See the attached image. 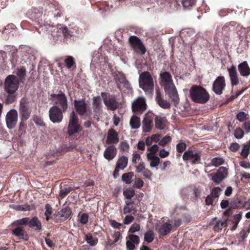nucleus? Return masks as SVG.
Masks as SVG:
<instances>
[{
  "label": "nucleus",
  "mask_w": 250,
  "mask_h": 250,
  "mask_svg": "<svg viewBox=\"0 0 250 250\" xmlns=\"http://www.w3.org/2000/svg\"><path fill=\"white\" fill-rule=\"evenodd\" d=\"M160 78L161 85L164 87L166 94L175 104H177L179 97L171 74L167 72H164L160 74Z\"/></svg>",
  "instance_id": "f257e3e1"
},
{
  "label": "nucleus",
  "mask_w": 250,
  "mask_h": 250,
  "mask_svg": "<svg viewBox=\"0 0 250 250\" xmlns=\"http://www.w3.org/2000/svg\"><path fill=\"white\" fill-rule=\"evenodd\" d=\"M192 100L196 103L205 104L209 99V96L205 89L200 86L193 85L189 90Z\"/></svg>",
  "instance_id": "f03ea898"
},
{
  "label": "nucleus",
  "mask_w": 250,
  "mask_h": 250,
  "mask_svg": "<svg viewBox=\"0 0 250 250\" xmlns=\"http://www.w3.org/2000/svg\"><path fill=\"white\" fill-rule=\"evenodd\" d=\"M139 86L145 91L146 94L151 96L153 93L154 83L153 79L148 72L142 73L139 78Z\"/></svg>",
  "instance_id": "7ed1b4c3"
},
{
  "label": "nucleus",
  "mask_w": 250,
  "mask_h": 250,
  "mask_svg": "<svg viewBox=\"0 0 250 250\" xmlns=\"http://www.w3.org/2000/svg\"><path fill=\"white\" fill-rule=\"evenodd\" d=\"M19 86V81L16 76L10 75L8 76L4 82V88L8 93H14Z\"/></svg>",
  "instance_id": "20e7f679"
},
{
  "label": "nucleus",
  "mask_w": 250,
  "mask_h": 250,
  "mask_svg": "<svg viewBox=\"0 0 250 250\" xmlns=\"http://www.w3.org/2000/svg\"><path fill=\"white\" fill-rule=\"evenodd\" d=\"M79 119L74 111H72L70 115L69 122L68 127V133L72 135L74 133H78L81 130V127L78 124Z\"/></svg>",
  "instance_id": "39448f33"
},
{
  "label": "nucleus",
  "mask_w": 250,
  "mask_h": 250,
  "mask_svg": "<svg viewBox=\"0 0 250 250\" xmlns=\"http://www.w3.org/2000/svg\"><path fill=\"white\" fill-rule=\"evenodd\" d=\"M52 102L56 104H59L65 111L67 108V100L63 92L60 91L58 94H52L50 95Z\"/></svg>",
  "instance_id": "423d86ee"
},
{
  "label": "nucleus",
  "mask_w": 250,
  "mask_h": 250,
  "mask_svg": "<svg viewBox=\"0 0 250 250\" xmlns=\"http://www.w3.org/2000/svg\"><path fill=\"white\" fill-rule=\"evenodd\" d=\"M228 168L225 167H220L214 174H210L208 177H211L212 181L216 184H220L228 176Z\"/></svg>",
  "instance_id": "0eeeda50"
},
{
  "label": "nucleus",
  "mask_w": 250,
  "mask_h": 250,
  "mask_svg": "<svg viewBox=\"0 0 250 250\" xmlns=\"http://www.w3.org/2000/svg\"><path fill=\"white\" fill-rule=\"evenodd\" d=\"M129 42L136 52L142 55L146 53V47L138 38L134 36H131L129 38Z\"/></svg>",
  "instance_id": "6e6552de"
},
{
  "label": "nucleus",
  "mask_w": 250,
  "mask_h": 250,
  "mask_svg": "<svg viewBox=\"0 0 250 250\" xmlns=\"http://www.w3.org/2000/svg\"><path fill=\"white\" fill-rule=\"evenodd\" d=\"M154 115L152 112H148L145 114L142 121V130L144 132H149L153 127Z\"/></svg>",
  "instance_id": "1a4fd4ad"
},
{
  "label": "nucleus",
  "mask_w": 250,
  "mask_h": 250,
  "mask_svg": "<svg viewBox=\"0 0 250 250\" xmlns=\"http://www.w3.org/2000/svg\"><path fill=\"white\" fill-rule=\"evenodd\" d=\"M38 30L40 33L46 31L54 38L61 36V26H54L50 24H44L40 25Z\"/></svg>",
  "instance_id": "9d476101"
},
{
  "label": "nucleus",
  "mask_w": 250,
  "mask_h": 250,
  "mask_svg": "<svg viewBox=\"0 0 250 250\" xmlns=\"http://www.w3.org/2000/svg\"><path fill=\"white\" fill-rule=\"evenodd\" d=\"M18 115L17 111L15 109H11L6 115L5 120L7 126L9 129L15 127L18 121Z\"/></svg>",
  "instance_id": "9b49d317"
},
{
  "label": "nucleus",
  "mask_w": 250,
  "mask_h": 250,
  "mask_svg": "<svg viewBox=\"0 0 250 250\" xmlns=\"http://www.w3.org/2000/svg\"><path fill=\"white\" fill-rule=\"evenodd\" d=\"M226 86L225 77L218 76L214 81L212 85V90L217 95H221Z\"/></svg>",
  "instance_id": "f8f14e48"
},
{
  "label": "nucleus",
  "mask_w": 250,
  "mask_h": 250,
  "mask_svg": "<svg viewBox=\"0 0 250 250\" xmlns=\"http://www.w3.org/2000/svg\"><path fill=\"white\" fill-rule=\"evenodd\" d=\"M49 118L53 123H60L63 118V115L61 109L57 106L51 107L49 111Z\"/></svg>",
  "instance_id": "ddd939ff"
},
{
  "label": "nucleus",
  "mask_w": 250,
  "mask_h": 250,
  "mask_svg": "<svg viewBox=\"0 0 250 250\" xmlns=\"http://www.w3.org/2000/svg\"><path fill=\"white\" fill-rule=\"evenodd\" d=\"M19 113L21 119L22 121L27 120L30 117V111L25 100L22 99L20 102Z\"/></svg>",
  "instance_id": "4468645a"
},
{
  "label": "nucleus",
  "mask_w": 250,
  "mask_h": 250,
  "mask_svg": "<svg viewBox=\"0 0 250 250\" xmlns=\"http://www.w3.org/2000/svg\"><path fill=\"white\" fill-rule=\"evenodd\" d=\"M133 111L144 112L146 108V100L143 97H138L132 103Z\"/></svg>",
  "instance_id": "2eb2a0df"
},
{
  "label": "nucleus",
  "mask_w": 250,
  "mask_h": 250,
  "mask_svg": "<svg viewBox=\"0 0 250 250\" xmlns=\"http://www.w3.org/2000/svg\"><path fill=\"white\" fill-rule=\"evenodd\" d=\"M183 159L185 161L189 160L192 163H194L200 160V156L198 153L188 150L184 152Z\"/></svg>",
  "instance_id": "dca6fc26"
},
{
  "label": "nucleus",
  "mask_w": 250,
  "mask_h": 250,
  "mask_svg": "<svg viewBox=\"0 0 250 250\" xmlns=\"http://www.w3.org/2000/svg\"><path fill=\"white\" fill-rule=\"evenodd\" d=\"M228 71L231 85L232 86L237 85L239 83V79L236 67L232 65L230 67H228Z\"/></svg>",
  "instance_id": "f3484780"
},
{
  "label": "nucleus",
  "mask_w": 250,
  "mask_h": 250,
  "mask_svg": "<svg viewBox=\"0 0 250 250\" xmlns=\"http://www.w3.org/2000/svg\"><path fill=\"white\" fill-rule=\"evenodd\" d=\"M119 141L118 133L113 129L108 130L106 142L108 144H117Z\"/></svg>",
  "instance_id": "a211bd4d"
},
{
  "label": "nucleus",
  "mask_w": 250,
  "mask_h": 250,
  "mask_svg": "<svg viewBox=\"0 0 250 250\" xmlns=\"http://www.w3.org/2000/svg\"><path fill=\"white\" fill-rule=\"evenodd\" d=\"M117 152L116 147L113 145H110L104 150V157L108 161H111L115 157Z\"/></svg>",
  "instance_id": "6ab92c4d"
},
{
  "label": "nucleus",
  "mask_w": 250,
  "mask_h": 250,
  "mask_svg": "<svg viewBox=\"0 0 250 250\" xmlns=\"http://www.w3.org/2000/svg\"><path fill=\"white\" fill-rule=\"evenodd\" d=\"M74 106L77 112L80 115H83L87 111V106L85 102L83 100H75L74 101Z\"/></svg>",
  "instance_id": "aec40b11"
},
{
  "label": "nucleus",
  "mask_w": 250,
  "mask_h": 250,
  "mask_svg": "<svg viewBox=\"0 0 250 250\" xmlns=\"http://www.w3.org/2000/svg\"><path fill=\"white\" fill-rule=\"evenodd\" d=\"M104 102L107 108L110 110H115L119 106L118 102L115 100L114 97L112 96H109L104 98Z\"/></svg>",
  "instance_id": "412c9836"
},
{
  "label": "nucleus",
  "mask_w": 250,
  "mask_h": 250,
  "mask_svg": "<svg viewBox=\"0 0 250 250\" xmlns=\"http://www.w3.org/2000/svg\"><path fill=\"white\" fill-rule=\"evenodd\" d=\"M13 234L17 236L20 239L27 240L28 239V235L25 229L21 227L18 226L16 228L13 229Z\"/></svg>",
  "instance_id": "4be33fe9"
},
{
  "label": "nucleus",
  "mask_w": 250,
  "mask_h": 250,
  "mask_svg": "<svg viewBox=\"0 0 250 250\" xmlns=\"http://www.w3.org/2000/svg\"><path fill=\"white\" fill-rule=\"evenodd\" d=\"M238 68L241 76L248 77L250 75V68L246 61L240 63Z\"/></svg>",
  "instance_id": "5701e85b"
},
{
  "label": "nucleus",
  "mask_w": 250,
  "mask_h": 250,
  "mask_svg": "<svg viewBox=\"0 0 250 250\" xmlns=\"http://www.w3.org/2000/svg\"><path fill=\"white\" fill-rule=\"evenodd\" d=\"M156 101L159 105L163 108H168L170 106V103L163 99L161 93L158 91H156Z\"/></svg>",
  "instance_id": "b1692460"
},
{
  "label": "nucleus",
  "mask_w": 250,
  "mask_h": 250,
  "mask_svg": "<svg viewBox=\"0 0 250 250\" xmlns=\"http://www.w3.org/2000/svg\"><path fill=\"white\" fill-rule=\"evenodd\" d=\"M167 124V120L165 118L160 116H156L155 118V127L159 130H163Z\"/></svg>",
  "instance_id": "393cba45"
},
{
  "label": "nucleus",
  "mask_w": 250,
  "mask_h": 250,
  "mask_svg": "<svg viewBox=\"0 0 250 250\" xmlns=\"http://www.w3.org/2000/svg\"><path fill=\"white\" fill-rule=\"evenodd\" d=\"M147 160L150 161V167H156L160 164V158L153 153H147L146 155Z\"/></svg>",
  "instance_id": "a878e982"
},
{
  "label": "nucleus",
  "mask_w": 250,
  "mask_h": 250,
  "mask_svg": "<svg viewBox=\"0 0 250 250\" xmlns=\"http://www.w3.org/2000/svg\"><path fill=\"white\" fill-rule=\"evenodd\" d=\"M172 229V225L166 222L160 226L158 231L162 235H166L168 234Z\"/></svg>",
  "instance_id": "bb28decb"
},
{
  "label": "nucleus",
  "mask_w": 250,
  "mask_h": 250,
  "mask_svg": "<svg viewBox=\"0 0 250 250\" xmlns=\"http://www.w3.org/2000/svg\"><path fill=\"white\" fill-rule=\"evenodd\" d=\"M29 227L36 230H41L42 229L41 222L36 217H33L28 221Z\"/></svg>",
  "instance_id": "cd10ccee"
},
{
  "label": "nucleus",
  "mask_w": 250,
  "mask_h": 250,
  "mask_svg": "<svg viewBox=\"0 0 250 250\" xmlns=\"http://www.w3.org/2000/svg\"><path fill=\"white\" fill-rule=\"evenodd\" d=\"M128 158L125 156H122L118 158L116 166L121 170L124 169L127 166Z\"/></svg>",
  "instance_id": "c85d7f7f"
},
{
  "label": "nucleus",
  "mask_w": 250,
  "mask_h": 250,
  "mask_svg": "<svg viewBox=\"0 0 250 250\" xmlns=\"http://www.w3.org/2000/svg\"><path fill=\"white\" fill-rule=\"evenodd\" d=\"M129 124L132 129H138L140 127V118L133 115L131 117Z\"/></svg>",
  "instance_id": "c756f323"
},
{
  "label": "nucleus",
  "mask_w": 250,
  "mask_h": 250,
  "mask_svg": "<svg viewBox=\"0 0 250 250\" xmlns=\"http://www.w3.org/2000/svg\"><path fill=\"white\" fill-rule=\"evenodd\" d=\"M134 174L132 172L125 173L122 176V180L126 184H129L132 182V178Z\"/></svg>",
  "instance_id": "7c9ffc66"
},
{
  "label": "nucleus",
  "mask_w": 250,
  "mask_h": 250,
  "mask_svg": "<svg viewBox=\"0 0 250 250\" xmlns=\"http://www.w3.org/2000/svg\"><path fill=\"white\" fill-rule=\"evenodd\" d=\"M71 214L70 208L68 207H65L61 210L60 217L65 220L70 216Z\"/></svg>",
  "instance_id": "2f4dec72"
},
{
  "label": "nucleus",
  "mask_w": 250,
  "mask_h": 250,
  "mask_svg": "<svg viewBox=\"0 0 250 250\" xmlns=\"http://www.w3.org/2000/svg\"><path fill=\"white\" fill-rule=\"evenodd\" d=\"M85 240L91 246H95L98 243V239L93 237L90 233L86 234Z\"/></svg>",
  "instance_id": "473e14b6"
},
{
  "label": "nucleus",
  "mask_w": 250,
  "mask_h": 250,
  "mask_svg": "<svg viewBox=\"0 0 250 250\" xmlns=\"http://www.w3.org/2000/svg\"><path fill=\"white\" fill-rule=\"evenodd\" d=\"M123 195L126 199H131L135 195V190L132 188H127L124 190Z\"/></svg>",
  "instance_id": "72a5a7b5"
},
{
  "label": "nucleus",
  "mask_w": 250,
  "mask_h": 250,
  "mask_svg": "<svg viewBox=\"0 0 250 250\" xmlns=\"http://www.w3.org/2000/svg\"><path fill=\"white\" fill-rule=\"evenodd\" d=\"M227 220H219L214 226V230L216 231H219L226 226Z\"/></svg>",
  "instance_id": "f704fd0d"
},
{
  "label": "nucleus",
  "mask_w": 250,
  "mask_h": 250,
  "mask_svg": "<svg viewBox=\"0 0 250 250\" xmlns=\"http://www.w3.org/2000/svg\"><path fill=\"white\" fill-rule=\"evenodd\" d=\"M93 105L95 110H99L102 107V100L100 96L94 97L93 98Z\"/></svg>",
  "instance_id": "c9c22d12"
},
{
  "label": "nucleus",
  "mask_w": 250,
  "mask_h": 250,
  "mask_svg": "<svg viewBox=\"0 0 250 250\" xmlns=\"http://www.w3.org/2000/svg\"><path fill=\"white\" fill-rule=\"evenodd\" d=\"M118 87L121 89V90L125 92L131 89L130 84L127 80H126L125 81H124V83L119 84Z\"/></svg>",
  "instance_id": "e433bc0d"
},
{
  "label": "nucleus",
  "mask_w": 250,
  "mask_h": 250,
  "mask_svg": "<svg viewBox=\"0 0 250 250\" xmlns=\"http://www.w3.org/2000/svg\"><path fill=\"white\" fill-rule=\"evenodd\" d=\"M154 238V234L152 230L147 231L144 235V239L148 243H151Z\"/></svg>",
  "instance_id": "4c0bfd02"
},
{
  "label": "nucleus",
  "mask_w": 250,
  "mask_h": 250,
  "mask_svg": "<svg viewBox=\"0 0 250 250\" xmlns=\"http://www.w3.org/2000/svg\"><path fill=\"white\" fill-rule=\"evenodd\" d=\"M181 3L184 9L189 8L194 5L195 0H182Z\"/></svg>",
  "instance_id": "58836bf2"
},
{
  "label": "nucleus",
  "mask_w": 250,
  "mask_h": 250,
  "mask_svg": "<svg viewBox=\"0 0 250 250\" xmlns=\"http://www.w3.org/2000/svg\"><path fill=\"white\" fill-rule=\"evenodd\" d=\"M29 218L25 217L22 219H20L14 221L13 223V225L15 226H19L20 225H26L28 223Z\"/></svg>",
  "instance_id": "ea45409f"
},
{
  "label": "nucleus",
  "mask_w": 250,
  "mask_h": 250,
  "mask_svg": "<svg viewBox=\"0 0 250 250\" xmlns=\"http://www.w3.org/2000/svg\"><path fill=\"white\" fill-rule=\"evenodd\" d=\"M224 162V159L220 157H215L211 160L212 165L216 167L223 164Z\"/></svg>",
  "instance_id": "a19ab883"
},
{
  "label": "nucleus",
  "mask_w": 250,
  "mask_h": 250,
  "mask_svg": "<svg viewBox=\"0 0 250 250\" xmlns=\"http://www.w3.org/2000/svg\"><path fill=\"white\" fill-rule=\"evenodd\" d=\"M119 148L121 150L127 152L129 149V145L126 141H123L120 143Z\"/></svg>",
  "instance_id": "79ce46f5"
},
{
  "label": "nucleus",
  "mask_w": 250,
  "mask_h": 250,
  "mask_svg": "<svg viewBox=\"0 0 250 250\" xmlns=\"http://www.w3.org/2000/svg\"><path fill=\"white\" fill-rule=\"evenodd\" d=\"M127 238L129 240L134 243L136 245H137L140 243V238L136 235L129 234L128 235Z\"/></svg>",
  "instance_id": "37998d69"
},
{
  "label": "nucleus",
  "mask_w": 250,
  "mask_h": 250,
  "mask_svg": "<svg viewBox=\"0 0 250 250\" xmlns=\"http://www.w3.org/2000/svg\"><path fill=\"white\" fill-rule=\"evenodd\" d=\"M221 191L222 189L219 187L214 188L211 191V195L214 198H217L219 196Z\"/></svg>",
  "instance_id": "c03bdc74"
},
{
  "label": "nucleus",
  "mask_w": 250,
  "mask_h": 250,
  "mask_svg": "<svg viewBox=\"0 0 250 250\" xmlns=\"http://www.w3.org/2000/svg\"><path fill=\"white\" fill-rule=\"evenodd\" d=\"M140 229V225L138 223H134L130 227L128 232L134 233L137 231H139Z\"/></svg>",
  "instance_id": "a18cd8bd"
},
{
  "label": "nucleus",
  "mask_w": 250,
  "mask_h": 250,
  "mask_svg": "<svg viewBox=\"0 0 250 250\" xmlns=\"http://www.w3.org/2000/svg\"><path fill=\"white\" fill-rule=\"evenodd\" d=\"M250 151V147L247 146L246 145H244L241 152V155L244 158H246L249 155Z\"/></svg>",
  "instance_id": "49530a36"
},
{
  "label": "nucleus",
  "mask_w": 250,
  "mask_h": 250,
  "mask_svg": "<svg viewBox=\"0 0 250 250\" xmlns=\"http://www.w3.org/2000/svg\"><path fill=\"white\" fill-rule=\"evenodd\" d=\"M72 190L70 187H66L63 189H62L60 192V196L62 198H63L66 196Z\"/></svg>",
  "instance_id": "de8ad7c7"
},
{
  "label": "nucleus",
  "mask_w": 250,
  "mask_h": 250,
  "mask_svg": "<svg viewBox=\"0 0 250 250\" xmlns=\"http://www.w3.org/2000/svg\"><path fill=\"white\" fill-rule=\"evenodd\" d=\"M116 82L117 83L118 85H119V84L122 83L127 80L125 76V75L122 73H119L116 75Z\"/></svg>",
  "instance_id": "09e8293b"
},
{
  "label": "nucleus",
  "mask_w": 250,
  "mask_h": 250,
  "mask_svg": "<svg viewBox=\"0 0 250 250\" xmlns=\"http://www.w3.org/2000/svg\"><path fill=\"white\" fill-rule=\"evenodd\" d=\"M244 135V131L240 128H236L234 132V136L237 139H242Z\"/></svg>",
  "instance_id": "8fccbe9b"
},
{
  "label": "nucleus",
  "mask_w": 250,
  "mask_h": 250,
  "mask_svg": "<svg viewBox=\"0 0 250 250\" xmlns=\"http://www.w3.org/2000/svg\"><path fill=\"white\" fill-rule=\"evenodd\" d=\"M26 69L23 67H21L17 70V75L21 80L23 79L25 76Z\"/></svg>",
  "instance_id": "3c124183"
},
{
  "label": "nucleus",
  "mask_w": 250,
  "mask_h": 250,
  "mask_svg": "<svg viewBox=\"0 0 250 250\" xmlns=\"http://www.w3.org/2000/svg\"><path fill=\"white\" fill-rule=\"evenodd\" d=\"M45 209L46 211L45 212V215L46 216V220L48 221L51 218L50 216L52 214V208L49 205L47 204L45 206Z\"/></svg>",
  "instance_id": "603ef678"
},
{
  "label": "nucleus",
  "mask_w": 250,
  "mask_h": 250,
  "mask_svg": "<svg viewBox=\"0 0 250 250\" xmlns=\"http://www.w3.org/2000/svg\"><path fill=\"white\" fill-rule=\"evenodd\" d=\"M171 141V138L169 136H166L163 137L159 142V144L163 146H165Z\"/></svg>",
  "instance_id": "864d4df0"
},
{
  "label": "nucleus",
  "mask_w": 250,
  "mask_h": 250,
  "mask_svg": "<svg viewBox=\"0 0 250 250\" xmlns=\"http://www.w3.org/2000/svg\"><path fill=\"white\" fill-rule=\"evenodd\" d=\"M144 186V182L140 178H137L135 180L133 184V188H141Z\"/></svg>",
  "instance_id": "5fc2aeb1"
},
{
  "label": "nucleus",
  "mask_w": 250,
  "mask_h": 250,
  "mask_svg": "<svg viewBox=\"0 0 250 250\" xmlns=\"http://www.w3.org/2000/svg\"><path fill=\"white\" fill-rule=\"evenodd\" d=\"M65 63L66 64V65L68 68H70L72 65H73L74 62V59L71 56H68L65 60Z\"/></svg>",
  "instance_id": "6e6d98bb"
},
{
  "label": "nucleus",
  "mask_w": 250,
  "mask_h": 250,
  "mask_svg": "<svg viewBox=\"0 0 250 250\" xmlns=\"http://www.w3.org/2000/svg\"><path fill=\"white\" fill-rule=\"evenodd\" d=\"M88 221V216L86 213H83L80 217V222L82 224H86Z\"/></svg>",
  "instance_id": "4d7b16f0"
},
{
  "label": "nucleus",
  "mask_w": 250,
  "mask_h": 250,
  "mask_svg": "<svg viewBox=\"0 0 250 250\" xmlns=\"http://www.w3.org/2000/svg\"><path fill=\"white\" fill-rule=\"evenodd\" d=\"M122 234L119 232H115L112 235V237L113 238V243H115L117 242L120 239L122 238Z\"/></svg>",
  "instance_id": "13d9d810"
},
{
  "label": "nucleus",
  "mask_w": 250,
  "mask_h": 250,
  "mask_svg": "<svg viewBox=\"0 0 250 250\" xmlns=\"http://www.w3.org/2000/svg\"><path fill=\"white\" fill-rule=\"evenodd\" d=\"M15 100V96L14 93H8V95L6 99V103L7 104H11Z\"/></svg>",
  "instance_id": "bf43d9fd"
},
{
  "label": "nucleus",
  "mask_w": 250,
  "mask_h": 250,
  "mask_svg": "<svg viewBox=\"0 0 250 250\" xmlns=\"http://www.w3.org/2000/svg\"><path fill=\"white\" fill-rule=\"evenodd\" d=\"M246 116L247 114L245 112L241 111L237 114V118L239 121L243 122L246 119Z\"/></svg>",
  "instance_id": "052dcab7"
},
{
  "label": "nucleus",
  "mask_w": 250,
  "mask_h": 250,
  "mask_svg": "<svg viewBox=\"0 0 250 250\" xmlns=\"http://www.w3.org/2000/svg\"><path fill=\"white\" fill-rule=\"evenodd\" d=\"M145 169V165L144 162H140L138 166L136 167V171L141 173Z\"/></svg>",
  "instance_id": "680f3d73"
},
{
  "label": "nucleus",
  "mask_w": 250,
  "mask_h": 250,
  "mask_svg": "<svg viewBox=\"0 0 250 250\" xmlns=\"http://www.w3.org/2000/svg\"><path fill=\"white\" fill-rule=\"evenodd\" d=\"M134 219V217L131 215H126L124 219V223L125 225H128L133 221Z\"/></svg>",
  "instance_id": "e2e57ef3"
},
{
  "label": "nucleus",
  "mask_w": 250,
  "mask_h": 250,
  "mask_svg": "<svg viewBox=\"0 0 250 250\" xmlns=\"http://www.w3.org/2000/svg\"><path fill=\"white\" fill-rule=\"evenodd\" d=\"M186 145L184 143H180L176 145L177 151L182 152L186 149Z\"/></svg>",
  "instance_id": "0e129e2a"
},
{
  "label": "nucleus",
  "mask_w": 250,
  "mask_h": 250,
  "mask_svg": "<svg viewBox=\"0 0 250 250\" xmlns=\"http://www.w3.org/2000/svg\"><path fill=\"white\" fill-rule=\"evenodd\" d=\"M141 156L139 154L133 153L132 154V161L133 163H137L141 160Z\"/></svg>",
  "instance_id": "69168bd1"
},
{
  "label": "nucleus",
  "mask_w": 250,
  "mask_h": 250,
  "mask_svg": "<svg viewBox=\"0 0 250 250\" xmlns=\"http://www.w3.org/2000/svg\"><path fill=\"white\" fill-rule=\"evenodd\" d=\"M33 121L34 122L38 125L43 126L45 125L44 123L43 122V120L39 118V117L36 116L34 118Z\"/></svg>",
  "instance_id": "338daca9"
},
{
  "label": "nucleus",
  "mask_w": 250,
  "mask_h": 250,
  "mask_svg": "<svg viewBox=\"0 0 250 250\" xmlns=\"http://www.w3.org/2000/svg\"><path fill=\"white\" fill-rule=\"evenodd\" d=\"M159 149V146L157 145H153L152 146L149 147L147 148V151H149L148 153H153L155 154V153L158 151Z\"/></svg>",
  "instance_id": "774afa93"
}]
</instances>
